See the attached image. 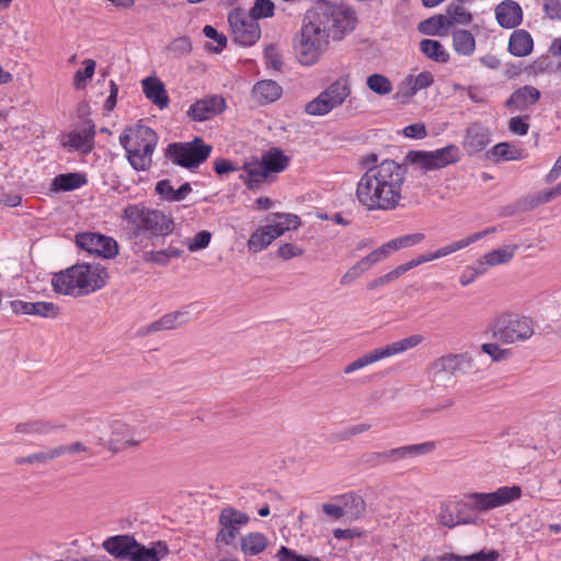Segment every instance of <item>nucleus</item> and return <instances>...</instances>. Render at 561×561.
<instances>
[{"instance_id": "f257e3e1", "label": "nucleus", "mask_w": 561, "mask_h": 561, "mask_svg": "<svg viewBox=\"0 0 561 561\" xmlns=\"http://www.w3.org/2000/svg\"><path fill=\"white\" fill-rule=\"evenodd\" d=\"M405 175L407 168L391 159L368 168L356 184L358 203L370 211L396 209L402 198Z\"/></svg>"}, {"instance_id": "f03ea898", "label": "nucleus", "mask_w": 561, "mask_h": 561, "mask_svg": "<svg viewBox=\"0 0 561 561\" xmlns=\"http://www.w3.org/2000/svg\"><path fill=\"white\" fill-rule=\"evenodd\" d=\"M107 279L108 273L101 264L76 263L54 273L50 284L56 294L79 298L102 289Z\"/></svg>"}, {"instance_id": "7ed1b4c3", "label": "nucleus", "mask_w": 561, "mask_h": 561, "mask_svg": "<svg viewBox=\"0 0 561 561\" xmlns=\"http://www.w3.org/2000/svg\"><path fill=\"white\" fill-rule=\"evenodd\" d=\"M324 12L308 11L302 20L300 33L295 44V54L304 66H313L328 49L330 33Z\"/></svg>"}, {"instance_id": "20e7f679", "label": "nucleus", "mask_w": 561, "mask_h": 561, "mask_svg": "<svg viewBox=\"0 0 561 561\" xmlns=\"http://www.w3.org/2000/svg\"><path fill=\"white\" fill-rule=\"evenodd\" d=\"M89 435L96 446L105 447L112 454L136 449L147 438L144 431L116 419L96 421Z\"/></svg>"}, {"instance_id": "39448f33", "label": "nucleus", "mask_w": 561, "mask_h": 561, "mask_svg": "<svg viewBox=\"0 0 561 561\" xmlns=\"http://www.w3.org/2000/svg\"><path fill=\"white\" fill-rule=\"evenodd\" d=\"M519 486H501L494 492H471L463 495L461 501L453 502L455 514L461 524H474V513H482L505 505L520 497Z\"/></svg>"}, {"instance_id": "423d86ee", "label": "nucleus", "mask_w": 561, "mask_h": 561, "mask_svg": "<svg viewBox=\"0 0 561 561\" xmlns=\"http://www.w3.org/2000/svg\"><path fill=\"white\" fill-rule=\"evenodd\" d=\"M158 135L149 126L135 124L119 135V144L126 151V159L136 171H147L158 145Z\"/></svg>"}, {"instance_id": "0eeeda50", "label": "nucleus", "mask_w": 561, "mask_h": 561, "mask_svg": "<svg viewBox=\"0 0 561 561\" xmlns=\"http://www.w3.org/2000/svg\"><path fill=\"white\" fill-rule=\"evenodd\" d=\"M122 218L140 233L152 237H165L173 232L175 224L170 214L147 207L144 204H131L124 208Z\"/></svg>"}, {"instance_id": "6e6552de", "label": "nucleus", "mask_w": 561, "mask_h": 561, "mask_svg": "<svg viewBox=\"0 0 561 561\" xmlns=\"http://www.w3.org/2000/svg\"><path fill=\"white\" fill-rule=\"evenodd\" d=\"M534 332L533 320L519 314H501L492 324L493 337L505 344L524 342L530 339Z\"/></svg>"}, {"instance_id": "1a4fd4ad", "label": "nucleus", "mask_w": 561, "mask_h": 561, "mask_svg": "<svg viewBox=\"0 0 561 561\" xmlns=\"http://www.w3.org/2000/svg\"><path fill=\"white\" fill-rule=\"evenodd\" d=\"M351 91L348 78H339L317 98L308 102L305 106V112L311 116H324L340 107L351 95Z\"/></svg>"}, {"instance_id": "9d476101", "label": "nucleus", "mask_w": 561, "mask_h": 561, "mask_svg": "<svg viewBox=\"0 0 561 561\" xmlns=\"http://www.w3.org/2000/svg\"><path fill=\"white\" fill-rule=\"evenodd\" d=\"M213 151V147L201 137L191 141L173 142L168 146L167 156L176 165L194 169L205 162Z\"/></svg>"}, {"instance_id": "9b49d317", "label": "nucleus", "mask_w": 561, "mask_h": 561, "mask_svg": "<svg viewBox=\"0 0 561 561\" xmlns=\"http://www.w3.org/2000/svg\"><path fill=\"white\" fill-rule=\"evenodd\" d=\"M424 337L421 334H413L409 337L394 341L383 347L373 350L371 352L358 357L354 362L346 365L343 369L345 375H350L358 369L368 365L375 364L381 359L389 358L401 353H404L423 342Z\"/></svg>"}, {"instance_id": "f8f14e48", "label": "nucleus", "mask_w": 561, "mask_h": 561, "mask_svg": "<svg viewBox=\"0 0 561 561\" xmlns=\"http://www.w3.org/2000/svg\"><path fill=\"white\" fill-rule=\"evenodd\" d=\"M435 449L434 442L396 447L385 451H371L360 458L363 465L375 468L388 463H396L408 458H415L432 453Z\"/></svg>"}, {"instance_id": "ddd939ff", "label": "nucleus", "mask_w": 561, "mask_h": 561, "mask_svg": "<svg viewBox=\"0 0 561 561\" xmlns=\"http://www.w3.org/2000/svg\"><path fill=\"white\" fill-rule=\"evenodd\" d=\"M471 363L472 358L468 353L443 355L430 365L428 377L436 385L447 386L457 373L471 367Z\"/></svg>"}, {"instance_id": "4468645a", "label": "nucleus", "mask_w": 561, "mask_h": 561, "mask_svg": "<svg viewBox=\"0 0 561 561\" xmlns=\"http://www.w3.org/2000/svg\"><path fill=\"white\" fill-rule=\"evenodd\" d=\"M300 226V218L293 214L277 213L272 221L260 227L249 239L248 245H270L276 238Z\"/></svg>"}, {"instance_id": "2eb2a0df", "label": "nucleus", "mask_w": 561, "mask_h": 561, "mask_svg": "<svg viewBox=\"0 0 561 561\" xmlns=\"http://www.w3.org/2000/svg\"><path fill=\"white\" fill-rule=\"evenodd\" d=\"M233 41L242 46H252L261 37L259 22L244 10L233 9L228 15Z\"/></svg>"}, {"instance_id": "dca6fc26", "label": "nucleus", "mask_w": 561, "mask_h": 561, "mask_svg": "<svg viewBox=\"0 0 561 561\" xmlns=\"http://www.w3.org/2000/svg\"><path fill=\"white\" fill-rule=\"evenodd\" d=\"M456 249L457 248H451L450 250H448V248H439L436 251H431V252H427L424 254H420L416 257L410 260L409 262L397 266L394 270L390 271L389 273L373 279L371 282H369L367 284V289L374 290L380 286L389 284V283L396 280L397 278H399L401 275H403L408 271H410L423 263H427V262L434 261L436 259L444 257V256L448 255L449 253H451Z\"/></svg>"}, {"instance_id": "f3484780", "label": "nucleus", "mask_w": 561, "mask_h": 561, "mask_svg": "<svg viewBox=\"0 0 561 561\" xmlns=\"http://www.w3.org/2000/svg\"><path fill=\"white\" fill-rule=\"evenodd\" d=\"M227 108V101L221 94H211L192 103L186 115L191 121L202 123L221 115Z\"/></svg>"}, {"instance_id": "a211bd4d", "label": "nucleus", "mask_w": 561, "mask_h": 561, "mask_svg": "<svg viewBox=\"0 0 561 561\" xmlns=\"http://www.w3.org/2000/svg\"><path fill=\"white\" fill-rule=\"evenodd\" d=\"M249 516L233 507H225L219 513V524L221 529L216 536L217 545H232L239 534V527L247 525Z\"/></svg>"}, {"instance_id": "6ab92c4d", "label": "nucleus", "mask_w": 561, "mask_h": 561, "mask_svg": "<svg viewBox=\"0 0 561 561\" xmlns=\"http://www.w3.org/2000/svg\"><path fill=\"white\" fill-rule=\"evenodd\" d=\"M193 305H186L179 310L165 313L156 321L138 329V336H147L160 331H169L183 327L192 320Z\"/></svg>"}, {"instance_id": "aec40b11", "label": "nucleus", "mask_w": 561, "mask_h": 561, "mask_svg": "<svg viewBox=\"0 0 561 561\" xmlns=\"http://www.w3.org/2000/svg\"><path fill=\"white\" fill-rule=\"evenodd\" d=\"M328 18V31L333 39H342L352 32L357 23L356 12L347 5H336L329 12L323 11Z\"/></svg>"}, {"instance_id": "412c9836", "label": "nucleus", "mask_w": 561, "mask_h": 561, "mask_svg": "<svg viewBox=\"0 0 561 561\" xmlns=\"http://www.w3.org/2000/svg\"><path fill=\"white\" fill-rule=\"evenodd\" d=\"M94 138L95 126L89 122L84 127L65 134L61 142L64 147H67L70 150L89 153L94 148Z\"/></svg>"}, {"instance_id": "4be33fe9", "label": "nucleus", "mask_w": 561, "mask_h": 561, "mask_svg": "<svg viewBox=\"0 0 561 561\" xmlns=\"http://www.w3.org/2000/svg\"><path fill=\"white\" fill-rule=\"evenodd\" d=\"M490 141V130L483 125L474 123L466 129L462 147L469 156H473L481 152Z\"/></svg>"}, {"instance_id": "5701e85b", "label": "nucleus", "mask_w": 561, "mask_h": 561, "mask_svg": "<svg viewBox=\"0 0 561 561\" xmlns=\"http://www.w3.org/2000/svg\"><path fill=\"white\" fill-rule=\"evenodd\" d=\"M266 249L254 248L252 256L254 261H260L262 265L267 267H275L282 262L304 254L302 248H277L268 253H263V250Z\"/></svg>"}, {"instance_id": "b1692460", "label": "nucleus", "mask_w": 561, "mask_h": 561, "mask_svg": "<svg viewBox=\"0 0 561 561\" xmlns=\"http://www.w3.org/2000/svg\"><path fill=\"white\" fill-rule=\"evenodd\" d=\"M495 19L504 28H514L523 22V9L514 0H504L495 7Z\"/></svg>"}, {"instance_id": "393cba45", "label": "nucleus", "mask_w": 561, "mask_h": 561, "mask_svg": "<svg viewBox=\"0 0 561 561\" xmlns=\"http://www.w3.org/2000/svg\"><path fill=\"white\" fill-rule=\"evenodd\" d=\"M241 170L242 174L240 175V180L249 190H256L271 179L256 158L245 161Z\"/></svg>"}, {"instance_id": "a878e982", "label": "nucleus", "mask_w": 561, "mask_h": 561, "mask_svg": "<svg viewBox=\"0 0 561 561\" xmlns=\"http://www.w3.org/2000/svg\"><path fill=\"white\" fill-rule=\"evenodd\" d=\"M145 96L158 108L164 110L169 106L170 98L163 82L157 77H147L141 80Z\"/></svg>"}, {"instance_id": "bb28decb", "label": "nucleus", "mask_w": 561, "mask_h": 561, "mask_svg": "<svg viewBox=\"0 0 561 561\" xmlns=\"http://www.w3.org/2000/svg\"><path fill=\"white\" fill-rule=\"evenodd\" d=\"M137 540L129 535H118L107 538L103 542V548L117 559H128L136 547Z\"/></svg>"}, {"instance_id": "cd10ccee", "label": "nucleus", "mask_w": 561, "mask_h": 561, "mask_svg": "<svg viewBox=\"0 0 561 561\" xmlns=\"http://www.w3.org/2000/svg\"><path fill=\"white\" fill-rule=\"evenodd\" d=\"M169 554V548L163 541L145 546L137 541L130 561H161Z\"/></svg>"}, {"instance_id": "c85d7f7f", "label": "nucleus", "mask_w": 561, "mask_h": 561, "mask_svg": "<svg viewBox=\"0 0 561 561\" xmlns=\"http://www.w3.org/2000/svg\"><path fill=\"white\" fill-rule=\"evenodd\" d=\"M540 99V92L533 85H524L512 93L506 105L516 111H526Z\"/></svg>"}, {"instance_id": "c756f323", "label": "nucleus", "mask_w": 561, "mask_h": 561, "mask_svg": "<svg viewBox=\"0 0 561 561\" xmlns=\"http://www.w3.org/2000/svg\"><path fill=\"white\" fill-rule=\"evenodd\" d=\"M88 183L87 175L81 172L61 173L56 175L50 184L53 192H69L84 186Z\"/></svg>"}, {"instance_id": "7c9ffc66", "label": "nucleus", "mask_w": 561, "mask_h": 561, "mask_svg": "<svg viewBox=\"0 0 561 561\" xmlns=\"http://www.w3.org/2000/svg\"><path fill=\"white\" fill-rule=\"evenodd\" d=\"M534 48V41L526 30H515L508 41V51L517 57L528 56Z\"/></svg>"}, {"instance_id": "2f4dec72", "label": "nucleus", "mask_w": 561, "mask_h": 561, "mask_svg": "<svg viewBox=\"0 0 561 561\" xmlns=\"http://www.w3.org/2000/svg\"><path fill=\"white\" fill-rule=\"evenodd\" d=\"M259 161L264 167L266 173L271 176L275 173H280L287 169L289 159L278 148H272L262 154Z\"/></svg>"}, {"instance_id": "473e14b6", "label": "nucleus", "mask_w": 561, "mask_h": 561, "mask_svg": "<svg viewBox=\"0 0 561 561\" xmlns=\"http://www.w3.org/2000/svg\"><path fill=\"white\" fill-rule=\"evenodd\" d=\"M283 93L282 87L273 80H262L252 90L253 98L260 103L277 101Z\"/></svg>"}, {"instance_id": "72a5a7b5", "label": "nucleus", "mask_w": 561, "mask_h": 561, "mask_svg": "<svg viewBox=\"0 0 561 561\" xmlns=\"http://www.w3.org/2000/svg\"><path fill=\"white\" fill-rule=\"evenodd\" d=\"M154 191L163 201L181 202L191 193L192 187L190 183H184L178 190H174L170 180H161L156 184Z\"/></svg>"}, {"instance_id": "f704fd0d", "label": "nucleus", "mask_w": 561, "mask_h": 561, "mask_svg": "<svg viewBox=\"0 0 561 561\" xmlns=\"http://www.w3.org/2000/svg\"><path fill=\"white\" fill-rule=\"evenodd\" d=\"M515 255L514 248H495L482 255L478 263L486 272L490 267L510 262Z\"/></svg>"}, {"instance_id": "c9c22d12", "label": "nucleus", "mask_w": 561, "mask_h": 561, "mask_svg": "<svg viewBox=\"0 0 561 561\" xmlns=\"http://www.w3.org/2000/svg\"><path fill=\"white\" fill-rule=\"evenodd\" d=\"M431 152L437 169H443L450 164H455L461 159L460 149L454 144L447 145Z\"/></svg>"}, {"instance_id": "e433bc0d", "label": "nucleus", "mask_w": 561, "mask_h": 561, "mask_svg": "<svg viewBox=\"0 0 561 561\" xmlns=\"http://www.w3.org/2000/svg\"><path fill=\"white\" fill-rule=\"evenodd\" d=\"M340 500L342 501V508H345V515L350 519L356 520L364 515L366 504L362 496L355 493H347L343 494Z\"/></svg>"}, {"instance_id": "4c0bfd02", "label": "nucleus", "mask_w": 561, "mask_h": 561, "mask_svg": "<svg viewBox=\"0 0 561 561\" xmlns=\"http://www.w3.org/2000/svg\"><path fill=\"white\" fill-rule=\"evenodd\" d=\"M440 25H467L471 22V13L462 5H449L446 15H439Z\"/></svg>"}, {"instance_id": "58836bf2", "label": "nucleus", "mask_w": 561, "mask_h": 561, "mask_svg": "<svg viewBox=\"0 0 561 561\" xmlns=\"http://www.w3.org/2000/svg\"><path fill=\"white\" fill-rule=\"evenodd\" d=\"M453 46L456 53L471 56L476 49V39L470 31L458 30L453 34Z\"/></svg>"}, {"instance_id": "ea45409f", "label": "nucleus", "mask_w": 561, "mask_h": 561, "mask_svg": "<svg viewBox=\"0 0 561 561\" xmlns=\"http://www.w3.org/2000/svg\"><path fill=\"white\" fill-rule=\"evenodd\" d=\"M266 537L261 533H250L241 539V551L244 554L256 556L265 550Z\"/></svg>"}, {"instance_id": "a19ab883", "label": "nucleus", "mask_w": 561, "mask_h": 561, "mask_svg": "<svg viewBox=\"0 0 561 561\" xmlns=\"http://www.w3.org/2000/svg\"><path fill=\"white\" fill-rule=\"evenodd\" d=\"M57 430V426L44 420H33L19 423L15 426V432L25 435H46Z\"/></svg>"}, {"instance_id": "79ce46f5", "label": "nucleus", "mask_w": 561, "mask_h": 561, "mask_svg": "<svg viewBox=\"0 0 561 561\" xmlns=\"http://www.w3.org/2000/svg\"><path fill=\"white\" fill-rule=\"evenodd\" d=\"M420 49L426 57L437 62H446L448 60V54L438 41L427 38L422 39L420 43Z\"/></svg>"}, {"instance_id": "37998d69", "label": "nucleus", "mask_w": 561, "mask_h": 561, "mask_svg": "<svg viewBox=\"0 0 561 561\" xmlns=\"http://www.w3.org/2000/svg\"><path fill=\"white\" fill-rule=\"evenodd\" d=\"M59 458L57 447L49 448L47 450L37 451L31 454L26 457H18L15 458V463L18 465H45L49 461Z\"/></svg>"}, {"instance_id": "c03bdc74", "label": "nucleus", "mask_w": 561, "mask_h": 561, "mask_svg": "<svg viewBox=\"0 0 561 561\" xmlns=\"http://www.w3.org/2000/svg\"><path fill=\"white\" fill-rule=\"evenodd\" d=\"M492 154L497 160L517 161L524 158L523 150L508 144L500 142L492 148Z\"/></svg>"}, {"instance_id": "a18cd8bd", "label": "nucleus", "mask_w": 561, "mask_h": 561, "mask_svg": "<svg viewBox=\"0 0 561 561\" xmlns=\"http://www.w3.org/2000/svg\"><path fill=\"white\" fill-rule=\"evenodd\" d=\"M407 159L420 170L427 172L438 170L431 151L412 150L408 153Z\"/></svg>"}, {"instance_id": "49530a36", "label": "nucleus", "mask_w": 561, "mask_h": 561, "mask_svg": "<svg viewBox=\"0 0 561 561\" xmlns=\"http://www.w3.org/2000/svg\"><path fill=\"white\" fill-rule=\"evenodd\" d=\"M407 159L420 170L427 172L438 170L431 151L412 150L408 153Z\"/></svg>"}, {"instance_id": "de8ad7c7", "label": "nucleus", "mask_w": 561, "mask_h": 561, "mask_svg": "<svg viewBox=\"0 0 561 561\" xmlns=\"http://www.w3.org/2000/svg\"><path fill=\"white\" fill-rule=\"evenodd\" d=\"M75 241L76 245H118L113 238L94 232H80Z\"/></svg>"}, {"instance_id": "09e8293b", "label": "nucleus", "mask_w": 561, "mask_h": 561, "mask_svg": "<svg viewBox=\"0 0 561 561\" xmlns=\"http://www.w3.org/2000/svg\"><path fill=\"white\" fill-rule=\"evenodd\" d=\"M417 92L419 89L414 87L412 75H409L398 85V90L394 93L393 99L400 104H408Z\"/></svg>"}, {"instance_id": "8fccbe9b", "label": "nucleus", "mask_w": 561, "mask_h": 561, "mask_svg": "<svg viewBox=\"0 0 561 561\" xmlns=\"http://www.w3.org/2000/svg\"><path fill=\"white\" fill-rule=\"evenodd\" d=\"M83 69H79L73 75V87L77 90L83 89L95 72L96 62L93 59H84L82 61Z\"/></svg>"}, {"instance_id": "3c124183", "label": "nucleus", "mask_w": 561, "mask_h": 561, "mask_svg": "<svg viewBox=\"0 0 561 561\" xmlns=\"http://www.w3.org/2000/svg\"><path fill=\"white\" fill-rule=\"evenodd\" d=\"M391 248H376L368 255L355 263L363 274L370 270L375 264L388 257Z\"/></svg>"}, {"instance_id": "603ef678", "label": "nucleus", "mask_w": 561, "mask_h": 561, "mask_svg": "<svg viewBox=\"0 0 561 561\" xmlns=\"http://www.w3.org/2000/svg\"><path fill=\"white\" fill-rule=\"evenodd\" d=\"M183 251L178 248L160 249L158 251H149L144 253V259L147 262H152L159 265H165L170 259L179 257Z\"/></svg>"}, {"instance_id": "864d4df0", "label": "nucleus", "mask_w": 561, "mask_h": 561, "mask_svg": "<svg viewBox=\"0 0 561 561\" xmlns=\"http://www.w3.org/2000/svg\"><path fill=\"white\" fill-rule=\"evenodd\" d=\"M366 84L369 90L378 95H387L391 93L392 82L383 75L373 73L367 77Z\"/></svg>"}, {"instance_id": "5fc2aeb1", "label": "nucleus", "mask_w": 561, "mask_h": 561, "mask_svg": "<svg viewBox=\"0 0 561 561\" xmlns=\"http://www.w3.org/2000/svg\"><path fill=\"white\" fill-rule=\"evenodd\" d=\"M275 12V4L272 0H255L253 7L248 12L254 21L272 18Z\"/></svg>"}, {"instance_id": "6e6d98bb", "label": "nucleus", "mask_w": 561, "mask_h": 561, "mask_svg": "<svg viewBox=\"0 0 561 561\" xmlns=\"http://www.w3.org/2000/svg\"><path fill=\"white\" fill-rule=\"evenodd\" d=\"M56 447H57L59 458L65 455H70V456L85 455L88 457H91L93 455L92 449L82 442H72L70 444L59 445Z\"/></svg>"}, {"instance_id": "4d7b16f0", "label": "nucleus", "mask_w": 561, "mask_h": 561, "mask_svg": "<svg viewBox=\"0 0 561 561\" xmlns=\"http://www.w3.org/2000/svg\"><path fill=\"white\" fill-rule=\"evenodd\" d=\"M437 522L445 527L453 528L459 525L453 502L443 503L437 515Z\"/></svg>"}, {"instance_id": "13d9d810", "label": "nucleus", "mask_w": 561, "mask_h": 561, "mask_svg": "<svg viewBox=\"0 0 561 561\" xmlns=\"http://www.w3.org/2000/svg\"><path fill=\"white\" fill-rule=\"evenodd\" d=\"M168 51L174 57H182L192 50V41L188 36L174 38L167 47Z\"/></svg>"}, {"instance_id": "bf43d9fd", "label": "nucleus", "mask_w": 561, "mask_h": 561, "mask_svg": "<svg viewBox=\"0 0 561 561\" xmlns=\"http://www.w3.org/2000/svg\"><path fill=\"white\" fill-rule=\"evenodd\" d=\"M60 313V308L54 302L37 301L33 302L32 316L42 318H56Z\"/></svg>"}, {"instance_id": "052dcab7", "label": "nucleus", "mask_w": 561, "mask_h": 561, "mask_svg": "<svg viewBox=\"0 0 561 561\" xmlns=\"http://www.w3.org/2000/svg\"><path fill=\"white\" fill-rule=\"evenodd\" d=\"M423 242H430V240L426 238L424 233L415 232L396 238L387 242L385 245H414Z\"/></svg>"}, {"instance_id": "680f3d73", "label": "nucleus", "mask_w": 561, "mask_h": 561, "mask_svg": "<svg viewBox=\"0 0 561 561\" xmlns=\"http://www.w3.org/2000/svg\"><path fill=\"white\" fill-rule=\"evenodd\" d=\"M485 272L483 271L482 265L478 263H473L471 266H467L460 275L459 282L461 286H468L476 280V278Z\"/></svg>"}, {"instance_id": "e2e57ef3", "label": "nucleus", "mask_w": 561, "mask_h": 561, "mask_svg": "<svg viewBox=\"0 0 561 561\" xmlns=\"http://www.w3.org/2000/svg\"><path fill=\"white\" fill-rule=\"evenodd\" d=\"M278 561H321L317 557H305L296 553V551L283 546L276 554Z\"/></svg>"}, {"instance_id": "0e129e2a", "label": "nucleus", "mask_w": 561, "mask_h": 561, "mask_svg": "<svg viewBox=\"0 0 561 561\" xmlns=\"http://www.w3.org/2000/svg\"><path fill=\"white\" fill-rule=\"evenodd\" d=\"M508 129L511 133L525 136L529 130L528 116H515L508 122Z\"/></svg>"}, {"instance_id": "69168bd1", "label": "nucleus", "mask_w": 561, "mask_h": 561, "mask_svg": "<svg viewBox=\"0 0 561 561\" xmlns=\"http://www.w3.org/2000/svg\"><path fill=\"white\" fill-rule=\"evenodd\" d=\"M481 350L483 353L491 356L494 362L506 359L510 355V351L500 348L495 343H484Z\"/></svg>"}, {"instance_id": "338daca9", "label": "nucleus", "mask_w": 561, "mask_h": 561, "mask_svg": "<svg viewBox=\"0 0 561 561\" xmlns=\"http://www.w3.org/2000/svg\"><path fill=\"white\" fill-rule=\"evenodd\" d=\"M402 134L408 138L423 139L427 136L426 126L423 123H414L403 128Z\"/></svg>"}, {"instance_id": "774afa93", "label": "nucleus", "mask_w": 561, "mask_h": 561, "mask_svg": "<svg viewBox=\"0 0 561 561\" xmlns=\"http://www.w3.org/2000/svg\"><path fill=\"white\" fill-rule=\"evenodd\" d=\"M543 12L550 20H561V0H543Z\"/></svg>"}]
</instances>
